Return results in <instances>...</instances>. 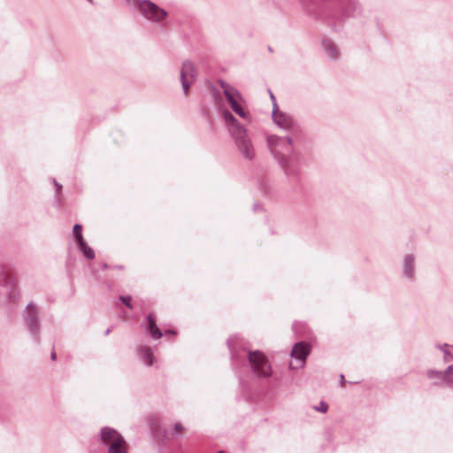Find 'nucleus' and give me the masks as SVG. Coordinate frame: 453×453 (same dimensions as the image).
Masks as SVG:
<instances>
[{
    "instance_id": "nucleus-1",
    "label": "nucleus",
    "mask_w": 453,
    "mask_h": 453,
    "mask_svg": "<svg viewBox=\"0 0 453 453\" xmlns=\"http://www.w3.org/2000/svg\"><path fill=\"white\" fill-rule=\"evenodd\" d=\"M265 142L268 150L290 181H296L304 164L302 151L295 148V142L290 135L266 134Z\"/></svg>"
},
{
    "instance_id": "nucleus-2",
    "label": "nucleus",
    "mask_w": 453,
    "mask_h": 453,
    "mask_svg": "<svg viewBox=\"0 0 453 453\" xmlns=\"http://www.w3.org/2000/svg\"><path fill=\"white\" fill-rule=\"evenodd\" d=\"M222 118L239 153L243 158L252 160L256 152L252 141L247 134V129L227 110L222 111Z\"/></svg>"
},
{
    "instance_id": "nucleus-3",
    "label": "nucleus",
    "mask_w": 453,
    "mask_h": 453,
    "mask_svg": "<svg viewBox=\"0 0 453 453\" xmlns=\"http://www.w3.org/2000/svg\"><path fill=\"white\" fill-rule=\"evenodd\" d=\"M219 84L231 109L240 118L250 122L251 117L243 108L244 99L239 90L223 80H219Z\"/></svg>"
},
{
    "instance_id": "nucleus-4",
    "label": "nucleus",
    "mask_w": 453,
    "mask_h": 453,
    "mask_svg": "<svg viewBox=\"0 0 453 453\" xmlns=\"http://www.w3.org/2000/svg\"><path fill=\"white\" fill-rule=\"evenodd\" d=\"M248 358L250 369L257 378H269L272 375L271 365L265 356L258 351H249Z\"/></svg>"
},
{
    "instance_id": "nucleus-5",
    "label": "nucleus",
    "mask_w": 453,
    "mask_h": 453,
    "mask_svg": "<svg viewBox=\"0 0 453 453\" xmlns=\"http://www.w3.org/2000/svg\"><path fill=\"white\" fill-rule=\"evenodd\" d=\"M142 15L151 22H161L167 17V12L150 0H138L134 4Z\"/></svg>"
},
{
    "instance_id": "nucleus-6",
    "label": "nucleus",
    "mask_w": 453,
    "mask_h": 453,
    "mask_svg": "<svg viewBox=\"0 0 453 453\" xmlns=\"http://www.w3.org/2000/svg\"><path fill=\"white\" fill-rule=\"evenodd\" d=\"M272 119L273 124L283 132H292L296 127L295 118L291 114L280 111L277 103H274V109H273L272 111Z\"/></svg>"
},
{
    "instance_id": "nucleus-7",
    "label": "nucleus",
    "mask_w": 453,
    "mask_h": 453,
    "mask_svg": "<svg viewBox=\"0 0 453 453\" xmlns=\"http://www.w3.org/2000/svg\"><path fill=\"white\" fill-rule=\"evenodd\" d=\"M24 320L27 329L32 334L35 341L39 342V309L34 303H30L26 306L23 312Z\"/></svg>"
},
{
    "instance_id": "nucleus-8",
    "label": "nucleus",
    "mask_w": 453,
    "mask_h": 453,
    "mask_svg": "<svg viewBox=\"0 0 453 453\" xmlns=\"http://www.w3.org/2000/svg\"><path fill=\"white\" fill-rule=\"evenodd\" d=\"M311 353V345L305 342L296 343L291 350L290 369L303 368L306 362V357Z\"/></svg>"
},
{
    "instance_id": "nucleus-9",
    "label": "nucleus",
    "mask_w": 453,
    "mask_h": 453,
    "mask_svg": "<svg viewBox=\"0 0 453 453\" xmlns=\"http://www.w3.org/2000/svg\"><path fill=\"white\" fill-rule=\"evenodd\" d=\"M197 75L198 73L195 65L189 60L183 61L180 68V79L185 96L188 94V90L193 83L196 81Z\"/></svg>"
},
{
    "instance_id": "nucleus-10",
    "label": "nucleus",
    "mask_w": 453,
    "mask_h": 453,
    "mask_svg": "<svg viewBox=\"0 0 453 453\" xmlns=\"http://www.w3.org/2000/svg\"><path fill=\"white\" fill-rule=\"evenodd\" d=\"M402 273L409 281L416 277V256L412 253L405 254L402 258Z\"/></svg>"
},
{
    "instance_id": "nucleus-11",
    "label": "nucleus",
    "mask_w": 453,
    "mask_h": 453,
    "mask_svg": "<svg viewBox=\"0 0 453 453\" xmlns=\"http://www.w3.org/2000/svg\"><path fill=\"white\" fill-rule=\"evenodd\" d=\"M100 437L103 444L108 445V447L125 440L117 430L107 426L101 429Z\"/></svg>"
},
{
    "instance_id": "nucleus-12",
    "label": "nucleus",
    "mask_w": 453,
    "mask_h": 453,
    "mask_svg": "<svg viewBox=\"0 0 453 453\" xmlns=\"http://www.w3.org/2000/svg\"><path fill=\"white\" fill-rule=\"evenodd\" d=\"M305 8L308 9V4L313 0H298ZM342 8L347 16H351L358 9V3L356 0H342Z\"/></svg>"
},
{
    "instance_id": "nucleus-13",
    "label": "nucleus",
    "mask_w": 453,
    "mask_h": 453,
    "mask_svg": "<svg viewBox=\"0 0 453 453\" xmlns=\"http://www.w3.org/2000/svg\"><path fill=\"white\" fill-rule=\"evenodd\" d=\"M322 48L326 57L332 60H336L339 58V51L337 47L333 42L328 39L322 41Z\"/></svg>"
},
{
    "instance_id": "nucleus-14",
    "label": "nucleus",
    "mask_w": 453,
    "mask_h": 453,
    "mask_svg": "<svg viewBox=\"0 0 453 453\" xmlns=\"http://www.w3.org/2000/svg\"><path fill=\"white\" fill-rule=\"evenodd\" d=\"M147 322L150 336L156 340L161 338L163 334L156 324V317L153 313H150L147 316Z\"/></svg>"
},
{
    "instance_id": "nucleus-15",
    "label": "nucleus",
    "mask_w": 453,
    "mask_h": 453,
    "mask_svg": "<svg viewBox=\"0 0 453 453\" xmlns=\"http://www.w3.org/2000/svg\"><path fill=\"white\" fill-rule=\"evenodd\" d=\"M139 356L142 362L148 365H153L155 362V357L152 349L150 347H140L139 348Z\"/></svg>"
},
{
    "instance_id": "nucleus-16",
    "label": "nucleus",
    "mask_w": 453,
    "mask_h": 453,
    "mask_svg": "<svg viewBox=\"0 0 453 453\" xmlns=\"http://www.w3.org/2000/svg\"><path fill=\"white\" fill-rule=\"evenodd\" d=\"M435 347L443 354L444 363L453 362V345L443 343L436 344Z\"/></svg>"
},
{
    "instance_id": "nucleus-17",
    "label": "nucleus",
    "mask_w": 453,
    "mask_h": 453,
    "mask_svg": "<svg viewBox=\"0 0 453 453\" xmlns=\"http://www.w3.org/2000/svg\"><path fill=\"white\" fill-rule=\"evenodd\" d=\"M426 376L429 380H434L435 384H442L445 386V370L443 372L429 370L427 371Z\"/></svg>"
},
{
    "instance_id": "nucleus-18",
    "label": "nucleus",
    "mask_w": 453,
    "mask_h": 453,
    "mask_svg": "<svg viewBox=\"0 0 453 453\" xmlns=\"http://www.w3.org/2000/svg\"><path fill=\"white\" fill-rule=\"evenodd\" d=\"M108 453H127V445L125 440L122 442L108 447Z\"/></svg>"
},
{
    "instance_id": "nucleus-19",
    "label": "nucleus",
    "mask_w": 453,
    "mask_h": 453,
    "mask_svg": "<svg viewBox=\"0 0 453 453\" xmlns=\"http://www.w3.org/2000/svg\"><path fill=\"white\" fill-rule=\"evenodd\" d=\"M80 250L83 253L84 257L88 259H93L95 257L94 250L88 247L85 241L78 242Z\"/></svg>"
},
{
    "instance_id": "nucleus-20",
    "label": "nucleus",
    "mask_w": 453,
    "mask_h": 453,
    "mask_svg": "<svg viewBox=\"0 0 453 453\" xmlns=\"http://www.w3.org/2000/svg\"><path fill=\"white\" fill-rule=\"evenodd\" d=\"M445 386L453 388V364L445 369Z\"/></svg>"
},
{
    "instance_id": "nucleus-21",
    "label": "nucleus",
    "mask_w": 453,
    "mask_h": 453,
    "mask_svg": "<svg viewBox=\"0 0 453 453\" xmlns=\"http://www.w3.org/2000/svg\"><path fill=\"white\" fill-rule=\"evenodd\" d=\"M82 226L80 224H75L73 228V234L77 242L84 241L82 234H81Z\"/></svg>"
},
{
    "instance_id": "nucleus-22",
    "label": "nucleus",
    "mask_w": 453,
    "mask_h": 453,
    "mask_svg": "<svg viewBox=\"0 0 453 453\" xmlns=\"http://www.w3.org/2000/svg\"><path fill=\"white\" fill-rule=\"evenodd\" d=\"M172 434L178 435L182 430L183 426L180 423H176L171 426Z\"/></svg>"
},
{
    "instance_id": "nucleus-23",
    "label": "nucleus",
    "mask_w": 453,
    "mask_h": 453,
    "mask_svg": "<svg viewBox=\"0 0 453 453\" xmlns=\"http://www.w3.org/2000/svg\"><path fill=\"white\" fill-rule=\"evenodd\" d=\"M314 410L321 413H326L328 410V405L326 403L321 401L318 406L314 407Z\"/></svg>"
},
{
    "instance_id": "nucleus-24",
    "label": "nucleus",
    "mask_w": 453,
    "mask_h": 453,
    "mask_svg": "<svg viewBox=\"0 0 453 453\" xmlns=\"http://www.w3.org/2000/svg\"><path fill=\"white\" fill-rule=\"evenodd\" d=\"M119 300L127 305L129 309H133V305L131 304L132 297L130 296H120Z\"/></svg>"
},
{
    "instance_id": "nucleus-25",
    "label": "nucleus",
    "mask_w": 453,
    "mask_h": 453,
    "mask_svg": "<svg viewBox=\"0 0 453 453\" xmlns=\"http://www.w3.org/2000/svg\"><path fill=\"white\" fill-rule=\"evenodd\" d=\"M53 183L56 186L57 193L58 194L62 188V185L57 182L55 180H53Z\"/></svg>"
},
{
    "instance_id": "nucleus-26",
    "label": "nucleus",
    "mask_w": 453,
    "mask_h": 453,
    "mask_svg": "<svg viewBox=\"0 0 453 453\" xmlns=\"http://www.w3.org/2000/svg\"><path fill=\"white\" fill-rule=\"evenodd\" d=\"M270 97L273 101V109H274V103H277V102H276L275 96H273V94L272 92L270 93Z\"/></svg>"
},
{
    "instance_id": "nucleus-27",
    "label": "nucleus",
    "mask_w": 453,
    "mask_h": 453,
    "mask_svg": "<svg viewBox=\"0 0 453 453\" xmlns=\"http://www.w3.org/2000/svg\"><path fill=\"white\" fill-rule=\"evenodd\" d=\"M228 346H229V349H230L231 353H232V358L234 359V354L233 353V349H232V340L228 341Z\"/></svg>"
},
{
    "instance_id": "nucleus-28",
    "label": "nucleus",
    "mask_w": 453,
    "mask_h": 453,
    "mask_svg": "<svg viewBox=\"0 0 453 453\" xmlns=\"http://www.w3.org/2000/svg\"><path fill=\"white\" fill-rule=\"evenodd\" d=\"M51 359H52V360H55V359H56V353H55V352H52V353H51Z\"/></svg>"
},
{
    "instance_id": "nucleus-29",
    "label": "nucleus",
    "mask_w": 453,
    "mask_h": 453,
    "mask_svg": "<svg viewBox=\"0 0 453 453\" xmlns=\"http://www.w3.org/2000/svg\"><path fill=\"white\" fill-rule=\"evenodd\" d=\"M343 380H344V377H343V375H341L340 381L343 382Z\"/></svg>"
},
{
    "instance_id": "nucleus-30",
    "label": "nucleus",
    "mask_w": 453,
    "mask_h": 453,
    "mask_svg": "<svg viewBox=\"0 0 453 453\" xmlns=\"http://www.w3.org/2000/svg\"><path fill=\"white\" fill-rule=\"evenodd\" d=\"M109 333H110V329L108 328V329L105 331V334L107 335V334H109Z\"/></svg>"
},
{
    "instance_id": "nucleus-31",
    "label": "nucleus",
    "mask_w": 453,
    "mask_h": 453,
    "mask_svg": "<svg viewBox=\"0 0 453 453\" xmlns=\"http://www.w3.org/2000/svg\"><path fill=\"white\" fill-rule=\"evenodd\" d=\"M168 333L175 334V332H174V331H166V334H168Z\"/></svg>"
},
{
    "instance_id": "nucleus-32",
    "label": "nucleus",
    "mask_w": 453,
    "mask_h": 453,
    "mask_svg": "<svg viewBox=\"0 0 453 453\" xmlns=\"http://www.w3.org/2000/svg\"><path fill=\"white\" fill-rule=\"evenodd\" d=\"M89 3L93 4V0H88Z\"/></svg>"
},
{
    "instance_id": "nucleus-33",
    "label": "nucleus",
    "mask_w": 453,
    "mask_h": 453,
    "mask_svg": "<svg viewBox=\"0 0 453 453\" xmlns=\"http://www.w3.org/2000/svg\"><path fill=\"white\" fill-rule=\"evenodd\" d=\"M218 453H224L223 451H219Z\"/></svg>"
}]
</instances>
